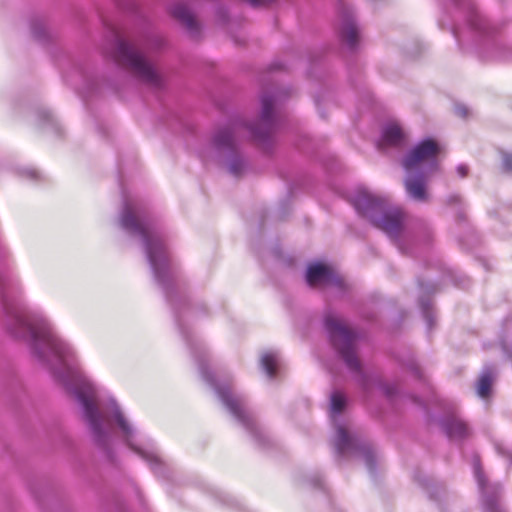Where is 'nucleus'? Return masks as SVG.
<instances>
[{
	"mask_svg": "<svg viewBox=\"0 0 512 512\" xmlns=\"http://www.w3.org/2000/svg\"><path fill=\"white\" fill-rule=\"evenodd\" d=\"M473 470L481 494L483 512H505L500 503L502 487L498 483L487 481L477 456L473 458Z\"/></svg>",
	"mask_w": 512,
	"mask_h": 512,
	"instance_id": "nucleus-11",
	"label": "nucleus"
},
{
	"mask_svg": "<svg viewBox=\"0 0 512 512\" xmlns=\"http://www.w3.org/2000/svg\"><path fill=\"white\" fill-rule=\"evenodd\" d=\"M260 366L269 379L276 378L280 368V357L276 351H266L260 358Z\"/></svg>",
	"mask_w": 512,
	"mask_h": 512,
	"instance_id": "nucleus-18",
	"label": "nucleus"
},
{
	"mask_svg": "<svg viewBox=\"0 0 512 512\" xmlns=\"http://www.w3.org/2000/svg\"><path fill=\"white\" fill-rule=\"evenodd\" d=\"M440 147L430 138L420 141L403 158L402 165L406 171L417 170L433 173L438 168Z\"/></svg>",
	"mask_w": 512,
	"mask_h": 512,
	"instance_id": "nucleus-9",
	"label": "nucleus"
},
{
	"mask_svg": "<svg viewBox=\"0 0 512 512\" xmlns=\"http://www.w3.org/2000/svg\"><path fill=\"white\" fill-rule=\"evenodd\" d=\"M441 427L451 441H462L470 434L468 425L456 414L446 415L441 420Z\"/></svg>",
	"mask_w": 512,
	"mask_h": 512,
	"instance_id": "nucleus-14",
	"label": "nucleus"
},
{
	"mask_svg": "<svg viewBox=\"0 0 512 512\" xmlns=\"http://www.w3.org/2000/svg\"><path fill=\"white\" fill-rule=\"evenodd\" d=\"M172 16L177 19L192 36H197L200 27L193 13L184 3L178 2L171 7Z\"/></svg>",
	"mask_w": 512,
	"mask_h": 512,
	"instance_id": "nucleus-15",
	"label": "nucleus"
},
{
	"mask_svg": "<svg viewBox=\"0 0 512 512\" xmlns=\"http://www.w3.org/2000/svg\"><path fill=\"white\" fill-rule=\"evenodd\" d=\"M457 173L460 177H465L468 174V167L464 164H461L457 167Z\"/></svg>",
	"mask_w": 512,
	"mask_h": 512,
	"instance_id": "nucleus-26",
	"label": "nucleus"
},
{
	"mask_svg": "<svg viewBox=\"0 0 512 512\" xmlns=\"http://www.w3.org/2000/svg\"><path fill=\"white\" fill-rule=\"evenodd\" d=\"M497 375V369L492 364H487L483 367L477 382V394L481 398L489 396L491 386Z\"/></svg>",
	"mask_w": 512,
	"mask_h": 512,
	"instance_id": "nucleus-17",
	"label": "nucleus"
},
{
	"mask_svg": "<svg viewBox=\"0 0 512 512\" xmlns=\"http://www.w3.org/2000/svg\"><path fill=\"white\" fill-rule=\"evenodd\" d=\"M502 168L505 172L512 173V153L502 152Z\"/></svg>",
	"mask_w": 512,
	"mask_h": 512,
	"instance_id": "nucleus-22",
	"label": "nucleus"
},
{
	"mask_svg": "<svg viewBox=\"0 0 512 512\" xmlns=\"http://www.w3.org/2000/svg\"><path fill=\"white\" fill-rule=\"evenodd\" d=\"M511 58H512V56H511Z\"/></svg>",
	"mask_w": 512,
	"mask_h": 512,
	"instance_id": "nucleus-33",
	"label": "nucleus"
},
{
	"mask_svg": "<svg viewBox=\"0 0 512 512\" xmlns=\"http://www.w3.org/2000/svg\"><path fill=\"white\" fill-rule=\"evenodd\" d=\"M306 282L310 287L332 289L341 294L346 289L344 279L331 267L322 263L310 264L306 271Z\"/></svg>",
	"mask_w": 512,
	"mask_h": 512,
	"instance_id": "nucleus-10",
	"label": "nucleus"
},
{
	"mask_svg": "<svg viewBox=\"0 0 512 512\" xmlns=\"http://www.w3.org/2000/svg\"><path fill=\"white\" fill-rule=\"evenodd\" d=\"M218 16L224 21L226 17V11L223 8H220L218 11Z\"/></svg>",
	"mask_w": 512,
	"mask_h": 512,
	"instance_id": "nucleus-29",
	"label": "nucleus"
},
{
	"mask_svg": "<svg viewBox=\"0 0 512 512\" xmlns=\"http://www.w3.org/2000/svg\"><path fill=\"white\" fill-rule=\"evenodd\" d=\"M87 90L92 92L93 87H87Z\"/></svg>",
	"mask_w": 512,
	"mask_h": 512,
	"instance_id": "nucleus-32",
	"label": "nucleus"
},
{
	"mask_svg": "<svg viewBox=\"0 0 512 512\" xmlns=\"http://www.w3.org/2000/svg\"><path fill=\"white\" fill-rule=\"evenodd\" d=\"M407 176L404 181L407 195L417 202H427L429 194L427 192V180L432 173L411 170L406 171Z\"/></svg>",
	"mask_w": 512,
	"mask_h": 512,
	"instance_id": "nucleus-13",
	"label": "nucleus"
},
{
	"mask_svg": "<svg viewBox=\"0 0 512 512\" xmlns=\"http://www.w3.org/2000/svg\"><path fill=\"white\" fill-rule=\"evenodd\" d=\"M459 201V197L457 195H452L448 198V203L449 204H452V203H456Z\"/></svg>",
	"mask_w": 512,
	"mask_h": 512,
	"instance_id": "nucleus-28",
	"label": "nucleus"
},
{
	"mask_svg": "<svg viewBox=\"0 0 512 512\" xmlns=\"http://www.w3.org/2000/svg\"><path fill=\"white\" fill-rule=\"evenodd\" d=\"M273 68L281 69L283 66L280 63H273Z\"/></svg>",
	"mask_w": 512,
	"mask_h": 512,
	"instance_id": "nucleus-31",
	"label": "nucleus"
},
{
	"mask_svg": "<svg viewBox=\"0 0 512 512\" xmlns=\"http://www.w3.org/2000/svg\"><path fill=\"white\" fill-rule=\"evenodd\" d=\"M337 14L340 39L347 49L354 51L358 47L360 38L353 9L344 0H338Z\"/></svg>",
	"mask_w": 512,
	"mask_h": 512,
	"instance_id": "nucleus-12",
	"label": "nucleus"
},
{
	"mask_svg": "<svg viewBox=\"0 0 512 512\" xmlns=\"http://www.w3.org/2000/svg\"><path fill=\"white\" fill-rule=\"evenodd\" d=\"M490 45L493 49V52L488 57L500 60H508L510 58L508 55H506V47L502 46L494 40L490 43Z\"/></svg>",
	"mask_w": 512,
	"mask_h": 512,
	"instance_id": "nucleus-21",
	"label": "nucleus"
},
{
	"mask_svg": "<svg viewBox=\"0 0 512 512\" xmlns=\"http://www.w3.org/2000/svg\"><path fill=\"white\" fill-rule=\"evenodd\" d=\"M346 407L345 397L334 391L330 397V418L335 428L333 445L337 456L342 459L362 460L369 473H375L376 454L372 446L354 432H350L340 421V415Z\"/></svg>",
	"mask_w": 512,
	"mask_h": 512,
	"instance_id": "nucleus-6",
	"label": "nucleus"
},
{
	"mask_svg": "<svg viewBox=\"0 0 512 512\" xmlns=\"http://www.w3.org/2000/svg\"><path fill=\"white\" fill-rule=\"evenodd\" d=\"M455 113L461 117L466 118L469 116V108L465 104L457 103L454 106Z\"/></svg>",
	"mask_w": 512,
	"mask_h": 512,
	"instance_id": "nucleus-23",
	"label": "nucleus"
},
{
	"mask_svg": "<svg viewBox=\"0 0 512 512\" xmlns=\"http://www.w3.org/2000/svg\"><path fill=\"white\" fill-rule=\"evenodd\" d=\"M0 297L8 334L25 343L31 357L76 400L95 445L114 460L116 439L145 460L157 476L166 467L152 441L143 438L112 397H102L82 368L77 351L56 330L49 318L22 300L19 279L0 271Z\"/></svg>",
	"mask_w": 512,
	"mask_h": 512,
	"instance_id": "nucleus-1",
	"label": "nucleus"
},
{
	"mask_svg": "<svg viewBox=\"0 0 512 512\" xmlns=\"http://www.w3.org/2000/svg\"><path fill=\"white\" fill-rule=\"evenodd\" d=\"M107 54L118 66L127 70L143 84L155 89L161 88V76L148 61L144 49L139 45L115 33Z\"/></svg>",
	"mask_w": 512,
	"mask_h": 512,
	"instance_id": "nucleus-7",
	"label": "nucleus"
},
{
	"mask_svg": "<svg viewBox=\"0 0 512 512\" xmlns=\"http://www.w3.org/2000/svg\"><path fill=\"white\" fill-rule=\"evenodd\" d=\"M119 224L127 235L141 243L156 283L168 301L175 307L176 321L180 332L198 363L202 378L215 390L222 404L236 421H256L254 415L247 408L245 398L235 393L230 384L218 382L215 379L206 364L208 355L206 348L184 327L183 317L186 314L194 317L197 312L179 295L176 269L161 228L140 202L130 199L126 195L123 199Z\"/></svg>",
	"mask_w": 512,
	"mask_h": 512,
	"instance_id": "nucleus-2",
	"label": "nucleus"
},
{
	"mask_svg": "<svg viewBox=\"0 0 512 512\" xmlns=\"http://www.w3.org/2000/svg\"><path fill=\"white\" fill-rule=\"evenodd\" d=\"M351 203L357 213L384 232L401 253H411L402 239L405 234L406 215L400 207L392 204L389 198L362 187L354 192Z\"/></svg>",
	"mask_w": 512,
	"mask_h": 512,
	"instance_id": "nucleus-4",
	"label": "nucleus"
},
{
	"mask_svg": "<svg viewBox=\"0 0 512 512\" xmlns=\"http://www.w3.org/2000/svg\"><path fill=\"white\" fill-rule=\"evenodd\" d=\"M408 369L413 372V374L415 376H417L418 378H421L422 375H421V371H420V368L419 366L417 365L416 362L414 361H411L409 364H408Z\"/></svg>",
	"mask_w": 512,
	"mask_h": 512,
	"instance_id": "nucleus-25",
	"label": "nucleus"
},
{
	"mask_svg": "<svg viewBox=\"0 0 512 512\" xmlns=\"http://www.w3.org/2000/svg\"><path fill=\"white\" fill-rule=\"evenodd\" d=\"M420 308H421L423 317L427 323L428 329H432L434 315H433L431 301L429 299H421L420 300Z\"/></svg>",
	"mask_w": 512,
	"mask_h": 512,
	"instance_id": "nucleus-20",
	"label": "nucleus"
},
{
	"mask_svg": "<svg viewBox=\"0 0 512 512\" xmlns=\"http://www.w3.org/2000/svg\"><path fill=\"white\" fill-rule=\"evenodd\" d=\"M324 326L332 346L347 368L355 374L363 391L369 393L375 387L392 399L397 392L394 384L384 382L377 374H367L363 371L357 353L358 334L346 327L332 312L325 314Z\"/></svg>",
	"mask_w": 512,
	"mask_h": 512,
	"instance_id": "nucleus-5",
	"label": "nucleus"
},
{
	"mask_svg": "<svg viewBox=\"0 0 512 512\" xmlns=\"http://www.w3.org/2000/svg\"><path fill=\"white\" fill-rule=\"evenodd\" d=\"M453 5L466 11V27L462 30L457 27L452 28V33L463 48L470 41L478 45L482 38L490 35L491 25L476 10L471 0H450Z\"/></svg>",
	"mask_w": 512,
	"mask_h": 512,
	"instance_id": "nucleus-8",
	"label": "nucleus"
},
{
	"mask_svg": "<svg viewBox=\"0 0 512 512\" xmlns=\"http://www.w3.org/2000/svg\"><path fill=\"white\" fill-rule=\"evenodd\" d=\"M405 142V135L397 123H389L383 127L379 145L381 147H400Z\"/></svg>",
	"mask_w": 512,
	"mask_h": 512,
	"instance_id": "nucleus-16",
	"label": "nucleus"
},
{
	"mask_svg": "<svg viewBox=\"0 0 512 512\" xmlns=\"http://www.w3.org/2000/svg\"><path fill=\"white\" fill-rule=\"evenodd\" d=\"M31 32L33 37L40 42H44L47 39L48 33L42 20L37 19L31 23Z\"/></svg>",
	"mask_w": 512,
	"mask_h": 512,
	"instance_id": "nucleus-19",
	"label": "nucleus"
},
{
	"mask_svg": "<svg viewBox=\"0 0 512 512\" xmlns=\"http://www.w3.org/2000/svg\"><path fill=\"white\" fill-rule=\"evenodd\" d=\"M287 92L266 91L261 95V113L259 120L250 124L242 118H234L218 127L211 139V148L217 161L225 164L228 172L239 177L248 170V161L240 150V139L243 135L264 150L270 149L274 133L280 129L282 116L280 105Z\"/></svg>",
	"mask_w": 512,
	"mask_h": 512,
	"instance_id": "nucleus-3",
	"label": "nucleus"
},
{
	"mask_svg": "<svg viewBox=\"0 0 512 512\" xmlns=\"http://www.w3.org/2000/svg\"><path fill=\"white\" fill-rule=\"evenodd\" d=\"M23 176L31 180H37L40 178L39 172L34 168H25L22 171Z\"/></svg>",
	"mask_w": 512,
	"mask_h": 512,
	"instance_id": "nucleus-24",
	"label": "nucleus"
},
{
	"mask_svg": "<svg viewBox=\"0 0 512 512\" xmlns=\"http://www.w3.org/2000/svg\"><path fill=\"white\" fill-rule=\"evenodd\" d=\"M43 116L45 118H47V120L50 121L52 125H55L53 118L51 117V115L48 112H43Z\"/></svg>",
	"mask_w": 512,
	"mask_h": 512,
	"instance_id": "nucleus-30",
	"label": "nucleus"
},
{
	"mask_svg": "<svg viewBox=\"0 0 512 512\" xmlns=\"http://www.w3.org/2000/svg\"><path fill=\"white\" fill-rule=\"evenodd\" d=\"M310 481L314 486H318V487L322 486V480H321L320 476H318V475L314 476Z\"/></svg>",
	"mask_w": 512,
	"mask_h": 512,
	"instance_id": "nucleus-27",
	"label": "nucleus"
}]
</instances>
